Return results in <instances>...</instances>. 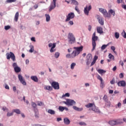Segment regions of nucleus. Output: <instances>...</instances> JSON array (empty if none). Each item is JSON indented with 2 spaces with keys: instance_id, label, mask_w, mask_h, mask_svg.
<instances>
[{
  "instance_id": "nucleus-1",
  "label": "nucleus",
  "mask_w": 126,
  "mask_h": 126,
  "mask_svg": "<svg viewBox=\"0 0 126 126\" xmlns=\"http://www.w3.org/2000/svg\"><path fill=\"white\" fill-rule=\"evenodd\" d=\"M74 49L75 50L73 51L71 54H68L66 55V57L67 58L73 59L75 57L77 56L80 52L83 51V47L82 46L78 47H74Z\"/></svg>"
},
{
  "instance_id": "nucleus-2",
  "label": "nucleus",
  "mask_w": 126,
  "mask_h": 126,
  "mask_svg": "<svg viewBox=\"0 0 126 126\" xmlns=\"http://www.w3.org/2000/svg\"><path fill=\"white\" fill-rule=\"evenodd\" d=\"M122 121V120L121 119H115L109 121V124L110 126H118L119 125H121V124H123Z\"/></svg>"
},
{
  "instance_id": "nucleus-3",
  "label": "nucleus",
  "mask_w": 126,
  "mask_h": 126,
  "mask_svg": "<svg viewBox=\"0 0 126 126\" xmlns=\"http://www.w3.org/2000/svg\"><path fill=\"white\" fill-rule=\"evenodd\" d=\"M97 40H98V37L96 36V32H94L92 37V45H93L92 51H94L95 48V47L96 45V43L95 41H97Z\"/></svg>"
},
{
  "instance_id": "nucleus-4",
  "label": "nucleus",
  "mask_w": 126,
  "mask_h": 126,
  "mask_svg": "<svg viewBox=\"0 0 126 126\" xmlns=\"http://www.w3.org/2000/svg\"><path fill=\"white\" fill-rule=\"evenodd\" d=\"M68 42L69 44L74 43L75 42V38L72 33H69L68 36Z\"/></svg>"
},
{
  "instance_id": "nucleus-5",
  "label": "nucleus",
  "mask_w": 126,
  "mask_h": 126,
  "mask_svg": "<svg viewBox=\"0 0 126 126\" xmlns=\"http://www.w3.org/2000/svg\"><path fill=\"white\" fill-rule=\"evenodd\" d=\"M7 59L9 60L10 58L13 60V62L16 61V57L14 54L12 52H10L9 53H7Z\"/></svg>"
},
{
  "instance_id": "nucleus-6",
  "label": "nucleus",
  "mask_w": 126,
  "mask_h": 126,
  "mask_svg": "<svg viewBox=\"0 0 126 126\" xmlns=\"http://www.w3.org/2000/svg\"><path fill=\"white\" fill-rule=\"evenodd\" d=\"M75 14L74 13L71 12L68 14L66 16V19L65 20V22H67L70 21L71 19H72L74 18Z\"/></svg>"
},
{
  "instance_id": "nucleus-7",
  "label": "nucleus",
  "mask_w": 126,
  "mask_h": 126,
  "mask_svg": "<svg viewBox=\"0 0 126 126\" xmlns=\"http://www.w3.org/2000/svg\"><path fill=\"white\" fill-rule=\"evenodd\" d=\"M99 11L101 12L102 13H103V15L105 17H110V15L108 13L107 11L105 9H104L103 8H99Z\"/></svg>"
},
{
  "instance_id": "nucleus-8",
  "label": "nucleus",
  "mask_w": 126,
  "mask_h": 126,
  "mask_svg": "<svg viewBox=\"0 0 126 126\" xmlns=\"http://www.w3.org/2000/svg\"><path fill=\"white\" fill-rule=\"evenodd\" d=\"M12 65H13V67H14L15 72L18 73L21 71V69L20 67L18 66L17 63H13Z\"/></svg>"
},
{
  "instance_id": "nucleus-9",
  "label": "nucleus",
  "mask_w": 126,
  "mask_h": 126,
  "mask_svg": "<svg viewBox=\"0 0 126 126\" xmlns=\"http://www.w3.org/2000/svg\"><path fill=\"white\" fill-rule=\"evenodd\" d=\"M92 9V6L91 5H89V6H88L87 5L86 6V7L84 8V13L85 14L88 16L89 14V11Z\"/></svg>"
},
{
  "instance_id": "nucleus-10",
  "label": "nucleus",
  "mask_w": 126,
  "mask_h": 126,
  "mask_svg": "<svg viewBox=\"0 0 126 126\" xmlns=\"http://www.w3.org/2000/svg\"><path fill=\"white\" fill-rule=\"evenodd\" d=\"M18 78L21 82V83L24 85H26L27 83L24 79V78L22 77V76L21 74L18 75Z\"/></svg>"
},
{
  "instance_id": "nucleus-11",
  "label": "nucleus",
  "mask_w": 126,
  "mask_h": 126,
  "mask_svg": "<svg viewBox=\"0 0 126 126\" xmlns=\"http://www.w3.org/2000/svg\"><path fill=\"white\" fill-rule=\"evenodd\" d=\"M18 78L21 82V83L24 85H26L27 83L24 79V78L22 77V76L21 74L18 75Z\"/></svg>"
},
{
  "instance_id": "nucleus-12",
  "label": "nucleus",
  "mask_w": 126,
  "mask_h": 126,
  "mask_svg": "<svg viewBox=\"0 0 126 126\" xmlns=\"http://www.w3.org/2000/svg\"><path fill=\"white\" fill-rule=\"evenodd\" d=\"M52 86L55 89V90H59L60 89L59 84L56 82H53L52 83Z\"/></svg>"
},
{
  "instance_id": "nucleus-13",
  "label": "nucleus",
  "mask_w": 126,
  "mask_h": 126,
  "mask_svg": "<svg viewBox=\"0 0 126 126\" xmlns=\"http://www.w3.org/2000/svg\"><path fill=\"white\" fill-rule=\"evenodd\" d=\"M87 64L89 65L92 62L93 60L92 56L91 54H89L87 56Z\"/></svg>"
},
{
  "instance_id": "nucleus-14",
  "label": "nucleus",
  "mask_w": 126,
  "mask_h": 126,
  "mask_svg": "<svg viewBox=\"0 0 126 126\" xmlns=\"http://www.w3.org/2000/svg\"><path fill=\"white\" fill-rule=\"evenodd\" d=\"M68 106H73L76 104V102L72 99H67Z\"/></svg>"
},
{
  "instance_id": "nucleus-15",
  "label": "nucleus",
  "mask_w": 126,
  "mask_h": 126,
  "mask_svg": "<svg viewBox=\"0 0 126 126\" xmlns=\"http://www.w3.org/2000/svg\"><path fill=\"white\" fill-rule=\"evenodd\" d=\"M56 0H53V2H52L51 4V6L50 7L49 10L51 11L52 9H54L56 7Z\"/></svg>"
},
{
  "instance_id": "nucleus-16",
  "label": "nucleus",
  "mask_w": 126,
  "mask_h": 126,
  "mask_svg": "<svg viewBox=\"0 0 126 126\" xmlns=\"http://www.w3.org/2000/svg\"><path fill=\"white\" fill-rule=\"evenodd\" d=\"M117 84L118 85V86L125 87L126 86V83L124 80L119 81Z\"/></svg>"
},
{
  "instance_id": "nucleus-17",
  "label": "nucleus",
  "mask_w": 126,
  "mask_h": 126,
  "mask_svg": "<svg viewBox=\"0 0 126 126\" xmlns=\"http://www.w3.org/2000/svg\"><path fill=\"white\" fill-rule=\"evenodd\" d=\"M92 110L95 113H96V114H99L100 113V110L98 109L97 107L96 108L95 105H94V107L92 108Z\"/></svg>"
},
{
  "instance_id": "nucleus-18",
  "label": "nucleus",
  "mask_w": 126,
  "mask_h": 126,
  "mask_svg": "<svg viewBox=\"0 0 126 126\" xmlns=\"http://www.w3.org/2000/svg\"><path fill=\"white\" fill-rule=\"evenodd\" d=\"M97 19L98 20L99 23L101 25H103L104 24V22L103 18L101 17L100 16L98 15Z\"/></svg>"
},
{
  "instance_id": "nucleus-19",
  "label": "nucleus",
  "mask_w": 126,
  "mask_h": 126,
  "mask_svg": "<svg viewBox=\"0 0 126 126\" xmlns=\"http://www.w3.org/2000/svg\"><path fill=\"white\" fill-rule=\"evenodd\" d=\"M59 110L60 112H63L64 110H65V111H68V108L66 107L60 106L59 107Z\"/></svg>"
},
{
  "instance_id": "nucleus-20",
  "label": "nucleus",
  "mask_w": 126,
  "mask_h": 126,
  "mask_svg": "<svg viewBox=\"0 0 126 126\" xmlns=\"http://www.w3.org/2000/svg\"><path fill=\"white\" fill-rule=\"evenodd\" d=\"M63 121L65 125H70V121L67 118H64Z\"/></svg>"
},
{
  "instance_id": "nucleus-21",
  "label": "nucleus",
  "mask_w": 126,
  "mask_h": 126,
  "mask_svg": "<svg viewBox=\"0 0 126 126\" xmlns=\"http://www.w3.org/2000/svg\"><path fill=\"white\" fill-rule=\"evenodd\" d=\"M97 32L99 33H100V34L102 33L103 32L102 28L100 27H97Z\"/></svg>"
},
{
  "instance_id": "nucleus-22",
  "label": "nucleus",
  "mask_w": 126,
  "mask_h": 126,
  "mask_svg": "<svg viewBox=\"0 0 126 126\" xmlns=\"http://www.w3.org/2000/svg\"><path fill=\"white\" fill-rule=\"evenodd\" d=\"M73 108L75 110V111H78V112H81V111H83V108H78L77 106H73Z\"/></svg>"
},
{
  "instance_id": "nucleus-23",
  "label": "nucleus",
  "mask_w": 126,
  "mask_h": 126,
  "mask_svg": "<svg viewBox=\"0 0 126 126\" xmlns=\"http://www.w3.org/2000/svg\"><path fill=\"white\" fill-rule=\"evenodd\" d=\"M98 59V57L97 56H95L93 62L91 63V66H93V65H94L95 64V63H96V60Z\"/></svg>"
},
{
  "instance_id": "nucleus-24",
  "label": "nucleus",
  "mask_w": 126,
  "mask_h": 126,
  "mask_svg": "<svg viewBox=\"0 0 126 126\" xmlns=\"http://www.w3.org/2000/svg\"><path fill=\"white\" fill-rule=\"evenodd\" d=\"M31 78L35 82H37L38 81V78L36 76H32Z\"/></svg>"
},
{
  "instance_id": "nucleus-25",
  "label": "nucleus",
  "mask_w": 126,
  "mask_h": 126,
  "mask_svg": "<svg viewBox=\"0 0 126 126\" xmlns=\"http://www.w3.org/2000/svg\"><path fill=\"white\" fill-rule=\"evenodd\" d=\"M19 12H16V13L15 14V17H14V20L16 22L18 21V19H19Z\"/></svg>"
},
{
  "instance_id": "nucleus-26",
  "label": "nucleus",
  "mask_w": 126,
  "mask_h": 126,
  "mask_svg": "<svg viewBox=\"0 0 126 126\" xmlns=\"http://www.w3.org/2000/svg\"><path fill=\"white\" fill-rule=\"evenodd\" d=\"M109 14L110 15V16L111 15H112V16H115V12L114 10H113L112 9H111L109 11Z\"/></svg>"
},
{
  "instance_id": "nucleus-27",
  "label": "nucleus",
  "mask_w": 126,
  "mask_h": 126,
  "mask_svg": "<svg viewBox=\"0 0 126 126\" xmlns=\"http://www.w3.org/2000/svg\"><path fill=\"white\" fill-rule=\"evenodd\" d=\"M13 112L15 113L16 114H17L18 115H19L20 114H21V111L18 109H16L13 110Z\"/></svg>"
},
{
  "instance_id": "nucleus-28",
  "label": "nucleus",
  "mask_w": 126,
  "mask_h": 126,
  "mask_svg": "<svg viewBox=\"0 0 126 126\" xmlns=\"http://www.w3.org/2000/svg\"><path fill=\"white\" fill-rule=\"evenodd\" d=\"M97 78L101 81V84L103 85V80L102 79V77L99 75H98L97 76Z\"/></svg>"
},
{
  "instance_id": "nucleus-29",
  "label": "nucleus",
  "mask_w": 126,
  "mask_h": 126,
  "mask_svg": "<svg viewBox=\"0 0 126 126\" xmlns=\"http://www.w3.org/2000/svg\"><path fill=\"white\" fill-rule=\"evenodd\" d=\"M97 71L99 73V74H102L103 73H106V70H104L103 69H98L97 70Z\"/></svg>"
},
{
  "instance_id": "nucleus-30",
  "label": "nucleus",
  "mask_w": 126,
  "mask_h": 126,
  "mask_svg": "<svg viewBox=\"0 0 126 126\" xmlns=\"http://www.w3.org/2000/svg\"><path fill=\"white\" fill-rule=\"evenodd\" d=\"M45 89L48 91H52L53 90V88L50 86H45Z\"/></svg>"
},
{
  "instance_id": "nucleus-31",
  "label": "nucleus",
  "mask_w": 126,
  "mask_h": 126,
  "mask_svg": "<svg viewBox=\"0 0 126 126\" xmlns=\"http://www.w3.org/2000/svg\"><path fill=\"white\" fill-rule=\"evenodd\" d=\"M94 103H89L88 104L86 105V107L87 108H90V107H94Z\"/></svg>"
},
{
  "instance_id": "nucleus-32",
  "label": "nucleus",
  "mask_w": 126,
  "mask_h": 126,
  "mask_svg": "<svg viewBox=\"0 0 126 126\" xmlns=\"http://www.w3.org/2000/svg\"><path fill=\"white\" fill-rule=\"evenodd\" d=\"M34 112H35V118H37L38 119L39 118V113L37 110V109L34 110Z\"/></svg>"
},
{
  "instance_id": "nucleus-33",
  "label": "nucleus",
  "mask_w": 126,
  "mask_h": 126,
  "mask_svg": "<svg viewBox=\"0 0 126 126\" xmlns=\"http://www.w3.org/2000/svg\"><path fill=\"white\" fill-rule=\"evenodd\" d=\"M56 47V44L55 43H54L53 44V46L52 47L51 50H50V52L51 53H53L55 51V50H54V48H55Z\"/></svg>"
},
{
  "instance_id": "nucleus-34",
  "label": "nucleus",
  "mask_w": 126,
  "mask_h": 126,
  "mask_svg": "<svg viewBox=\"0 0 126 126\" xmlns=\"http://www.w3.org/2000/svg\"><path fill=\"white\" fill-rule=\"evenodd\" d=\"M48 113L49 114H51V115H55V111H54L52 109H49L48 110Z\"/></svg>"
},
{
  "instance_id": "nucleus-35",
  "label": "nucleus",
  "mask_w": 126,
  "mask_h": 126,
  "mask_svg": "<svg viewBox=\"0 0 126 126\" xmlns=\"http://www.w3.org/2000/svg\"><path fill=\"white\" fill-rule=\"evenodd\" d=\"M30 47L31 48V49L29 50V52L30 53H32L34 51V47L32 45H30Z\"/></svg>"
},
{
  "instance_id": "nucleus-36",
  "label": "nucleus",
  "mask_w": 126,
  "mask_h": 126,
  "mask_svg": "<svg viewBox=\"0 0 126 126\" xmlns=\"http://www.w3.org/2000/svg\"><path fill=\"white\" fill-rule=\"evenodd\" d=\"M46 21L49 22L50 20V16L48 14H46Z\"/></svg>"
},
{
  "instance_id": "nucleus-37",
  "label": "nucleus",
  "mask_w": 126,
  "mask_h": 126,
  "mask_svg": "<svg viewBox=\"0 0 126 126\" xmlns=\"http://www.w3.org/2000/svg\"><path fill=\"white\" fill-rule=\"evenodd\" d=\"M109 44L110 43H108V44H107V45H103L102 46V47H101V49L102 50H104V49H105V48L107 47V46H108L109 45Z\"/></svg>"
},
{
  "instance_id": "nucleus-38",
  "label": "nucleus",
  "mask_w": 126,
  "mask_h": 126,
  "mask_svg": "<svg viewBox=\"0 0 126 126\" xmlns=\"http://www.w3.org/2000/svg\"><path fill=\"white\" fill-rule=\"evenodd\" d=\"M109 59H112V60H114V59H115V57H114V56H113V55H112L111 54H109Z\"/></svg>"
},
{
  "instance_id": "nucleus-39",
  "label": "nucleus",
  "mask_w": 126,
  "mask_h": 126,
  "mask_svg": "<svg viewBox=\"0 0 126 126\" xmlns=\"http://www.w3.org/2000/svg\"><path fill=\"white\" fill-rule=\"evenodd\" d=\"M72 3L76 5H78L79 4L78 2L75 0H71Z\"/></svg>"
},
{
  "instance_id": "nucleus-40",
  "label": "nucleus",
  "mask_w": 126,
  "mask_h": 126,
  "mask_svg": "<svg viewBox=\"0 0 126 126\" xmlns=\"http://www.w3.org/2000/svg\"><path fill=\"white\" fill-rule=\"evenodd\" d=\"M121 34H122L123 37L126 38V32L124 30H123V32H122V33H121Z\"/></svg>"
},
{
  "instance_id": "nucleus-41",
  "label": "nucleus",
  "mask_w": 126,
  "mask_h": 126,
  "mask_svg": "<svg viewBox=\"0 0 126 126\" xmlns=\"http://www.w3.org/2000/svg\"><path fill=\"white\" fill-rule=\"evenodd\" d=\"M16 1V0H6V2L7 3H12V2H15Z\"/></svg>"
},
{
  "instance_id": "nucleus-42",
  "label": "nucleus",
  "mask_w": 126,
  "mask_h": 126,
  "mask_svg": "<svg viewBox=\"0 0 126 126\" xmlns=\"http://www.w3.org/2000/svg\"><path fill=\"white\" fill-rule=\"evenodd\" d=\"M13 111L11 113L8 112L7 114V117H11L13 115Z\"/></svg>"
},
{
  "instance_id": "nucleus-43",
  "label": "nucleus",
  "mask_w": 126,
  "mask_h": 126,
  "mask_svg": "<svg viewBox=\"0 0 126 126\" xmlns=\"http://www.w3.org/2000/svg\"><path fill=\"white\" fill-rule=\"evenodd\" d=\"M32 106L34 108V111H35V110L37 109V108H36V103H34V102H32Z\"/></svg>"
},
{
  "instance_id": "nucleus-44",
  "label": "nucleus",
  "mask_w": 126,
  "mask_h": 126,
  "mask_svg": "<svg viewBox=\"0 0 126 126\" xmlns=\"http://www.w3.org/2000/svg\"><path fill=\"white\" fill-rule=\"evenodd\" d=\"M70 96V94L67 93H66L65 94H63L62 95V97H64L65 96H66V97H69Z\"/></svg>"
},
{
  "instance_id": "nucleus-45",
  "label": "nucleus",
  "mask_w": 126,
  "mask_h": 126,
  "mask_svg": "<svg viewBox=\"0 0 126 126\" xmlns=\"http://www.w3.org/2000/svg\"><path fill=\"white\" fill-rule=\"evenodd\" d=\"M79 125H80V126H87V124L83 122H81L79 123Z\"/></svg>"
},
{
  "instance_id": "nucleus-46",
  "label": "nucleus",
  "mask_w": 126,
  "mask_h": 126,
  "mask_svg": "<svg viewBox=\"0 0 126 126\" xmlns=\"http://www.w3.org/2000/svg\"><path fill=\"white\" fill-rule=\"evenodd\" d=\"M111 49L113 51V52H114V53H116V52L115 51L116 48H115V46H111Z\"/></svg>"
},
{
  "instance_id": "nucleus-47",
  "label": "nucleus",
  "mask_w": 126,
  "mask_h": 126,
  "mask_svg": "<svg viewBox=\"0 0 126 126\" xmlns=\"http://www.w3.org/2000/svg\"><path fill=\"white\" fill-rule=\"evenodd\" d=\"M120 36V34L118 32H115V38L118 39Z\"/></svg>"
},
{
  "instance_id": "nucleus-48",
  "label": "nucleus",
  "mask_w": 126,
  "mask_h": 126,
  "mask_svg": "<svg viewBox=\"0 0 126 126\" xmlns=\"http://www.w3.org/2000/svg\"><path fill=\"white\" fill-rule=\"evenodd\" d=\"M75 65H76V63H71V68L72 69H74V68Z\"/></svg>"
},
{
  "instance_id": "nucleus-49",
  "label": "nucleus",
  "mask_w": 126,
  "mask_h": 126,
  "mask_svg": "<svg viewBox=\"0 0 126 126\" xmlns=\"http://www.w3.org/2000/svg\"><path fill=\"white\" fill-rule=\"evenodd\" d=\"M37 105L38 106H42V105H44V104L42 102H41V101H38L37 102Z\"/></svg>"
},
{
  "instance_id": "nucleus-50",
  "label": "nucleus",
  "mask_w": 126,
  "mask_h": 126,
  "mask_svg": "<svg viewBox=\"0 0 126 126\" xmlns=\"http://www.w3.org/2000/svg\"><path fill=\"white\" fill-rule=\"evenodd\" d=\"M75 9L76 11H77V12L79 14L80 13V10L79 9V8H78V7L77 6H76L75 7Z\"/></svg>"
},
{
  "instance_id": "nucleus-51",
  "label": "nucleus",
  "mask_w": 126,
  "mask_h": 126,
  "mask_svg": "<svg viewBox=\"0 0 126 126\" xmlns=\"http://www.w3.org/2000/svg\"><path fill=\"white\" fill-rule=\"evenodd\" d=\"M10 28H11V27H10V26H6L4 27V29L6 31L10 29Z\"/></svg>"
},
{
  "instance_id": "nucleus-52",
  "label": "nucleus",
  "mask_w": 126,
  "mask_h": 126,
  "mask_svg": "<svg viewBox=\"0 0 126 126\" xmlns=\"http://www.w3.org/2000/svg\"><path fill=\"white\" fill-rule=\"evenodd\" d=\"M59 56H60V53H59L57 52V53H55V57L56 58H58Z\"/></svg>"
},
{
  "instance_id": "nucleus-53",
  "label": "nucleus",
  "mask_w": 126,
  "mask_h": 126,
  "mask_svg": "<svg viewBox=\"0 0 126 126\" xmlns=\"http://www.w3.org/2000/svg\"><path fill=\"white\" fill-rule=\"evenodd\" d=\"M124 77V75L122 73H120V74H119V78H122Z\"/></svg>"
},
{
  "instance_id": "nucleus-54",
  "label": "nucleus",
  "mask_w": 126,
  "mask_h": 126,
  "mask_svg": "<svg viewBox=\"0 0 126 126\" xmlns=\"http://www.w3.org/2000/svg\"><path fill=\"white\" fill-rule=\"evenodd\" d=\"M111 84H114L115 83V79H113L112 81H110Z\"/></svg>"
},
{
  "instance_id": "nucleus-55",
  "label": "nucleus",
  "mask_w": 126,
  "mask_h": 126,
  "mask_svg": "<svg viewBox=\"0 0 126 126\" xmlns=\"http://www.w3.org/2000/svg\"><path fill=\"white\" fill-rule=\"evenodd\" d=\"M69 24L70 25H73V24H74V23H73V22L72 21H70L69 22Z\"/></svg>"
},
{
  "instance_id": "nucleus-56",
  "label": "nucleus",
  "mask_w": 126,
  "mask_h": 126,
  "mask_svg": "<svg viewBox=\"0 0 126 126\" xmlns=\"http://www.w3.org/2000/svg\"><path fill=\"white\" fill-rule=\"evenodd\" d=\"M107 99V96L106 95H105L103 97V99H104L105 100H106Z\"/></svg>"
},
{
  "instance_id": "nucleus-57",
  "label": "nucleus",
  "mask_w": 126,
  "mask_h": 126,
  "mask_svg": "<svg viewBox=\"0 0 126 126\" xmlns=\"http://www.w3.org/2000/svg\"><path fill=\"white\" fill-rule=\"evenodd\" d=\"M123 2V0H117V3H120Z\"/></svg>"
},
{
  "instance_id": "nucleus-58",
  "label": "nucleus",
  "mask_w": 126,
  "mask_h": 126,
  "mask_svg": "<svg viewBox=\"0 0 126 126\" xmlns=\"http://www.w3.org/2000/svg\"><path fill=\"white\" fill-rule=\"evenodd\" d=\"M117 69V66H115L114 67H113V68L112 69V70H113L114 71H116Z\"/></svg>"
},
{
  "instance_id": "nucleus-59",
  "label": "nucleus",
  "mask_w": 126,
  "mask_h": 126,
  "mask_svg": "<svg viewBox=\"0 0 126 126\" xmlns=\"http://www.w3.org/2000/svg\"><path fill=\"white\" fill-rule=\"evenodd\" d=\"M13 90L14 92H16V88L15 86H14L13 87Z\"/></svg>"
},
{
  "instance_id": "nucleus-60",
  "label": "nucleus",
  "mask_w": 126,
  "mask_h": 126,
  "mask_svg": "<svg viewBox=\"0 0 126 126\" xmlns=\"http://www.w3.org/2000/svg\"><path fill=\"white\" fill-rule=\"evenodd\" d=\"M57 122H60V121H62L61 118H58L57 119Z\"/></svg>"
},
{
  "instance_id": "nucleus-61",
  "label": "nucleus",
  "mask_w": 126,
  "mask_h": 126,
  "mask_svg": "<svg viewBox=\"0 0 126 126\" xmlns=\"http://www.w3.org/2000/svg\"><path fill=\"white\" fill-rule=\"evenodd\" d=\"M2 109L3 110V111H5L6 110L8 111V109L6 107H3Z\"/></svg>"
},
{
  "instance_id": "nucleus-62",
  "label": "nucleus",
  "mask_w": 126,
  "mask_h": 126,
  "mask_svg": "<svg viewBox=\"0 0 126 126\" xmlns=\"http://www.w3.org/2000/svg\"><path fill=\"white\" fill-rule=\"evenodd\" d=\"M89 31H91L92 30V26L91 25L89 26V29H88Z\"/></svg>"
},
{
  "instance_id": "nucleus-63",
  "label": "nucleus",
  "mask_w": 126,
  "mask_h": 126,
  "mask_svg": "<svg viewBox=\"0 0 126 126\" xmlns=\"http://www.w3.org/2000/svg\"><path fill=\"white\" fill-rule=\"evenodd\" d=\"M31 40H32V41H34V42H35V41H35V39L34 37H32V38H31Z\"/></svg>"
},
{
  "instance_id": "nucleus-64",
  "label": "nucleus",
  "mask_w": 126,
  "mask_h": 126,
  "mask_svg": "<svg viewBox=\"0 0 126 126\" xmlns=\"http://www.w3.org/2000/svg\"><path fill=\"white\" fill-rule=\"evenodd\" d=\"M53 46V44L52 43H49V47H51Z\"/></svg>"
}]
</instances>
